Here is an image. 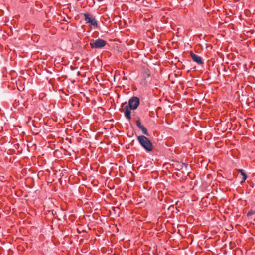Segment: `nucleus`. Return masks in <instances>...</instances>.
Returning a JSON list of instances; mask_svg holds the SVG:
<instances>
[{
	"instance_id": "obj_4",
	"label": "nucleus",
	"mask_w": 255,
	"mask_h": 255,
	"mask_svg": "<svg viewBox=\"0 0 255 255\" xmlns=\"http://www.w3.org/2000/svg\"><path fill=\"white\" fill-rule=\"evenodd\" d=\"M139 104V99L137 97H132L129 100L128 106L131 110H135L137 109Z\"/></svg>"
},
{
	"instance_id": "obj_9",
	"label": "nucleus",
	"mask_w": 255,
	"mask_h": 255,
	"mask_svg": "<svg viewBox=\"0 0 255 255\" xmlns=\"http://www.w3.org/2000/svg\"><path fill=\"white\" fill-rule=\"evenodd\" d=\"M136 125L139 128L143 126V125H141L140 120H139L136 121Z\"/></svg>"
},
{
	"instance_id": "obj_2",
	"label": "nucleus",
	"mask_w": 255,
	"mask_h": 255,
	"mask_svg": "<svg viewBox=\"0 0 255 255\" xmlns=\"http://www.w3.org/2000/svg\"><path fill=\"white\" fill-rule=\"evenodd\" d=\"M107 44V42L102 39H92L90 45L92 48L99 49L103 48Z\"/></svg>"
},
{
	"instance_id": "obj_7",
	"label": "nucleus",
	"mask_w": 255,
	"mask_h": 255,
	"mask_svg": "<svg viewBox=\"0 0 255 255\" xmlns=\"http://www.w3.org/2000/svg\"><path fill=\"white\" fill-rule=\"evenodd\" d=\"M239 171L241 173V175H242V180L241 182H243L246 180V179L247 178V175L244 172V171L243 169H239Z\"/></svg>"
},
{
	"instance_id": "obj_8",
	"label": "nucleus",
	"mask_w": 255,
	"mask_h": 255,
	"mask_svg": "<svg viewBox=\"0 0 255 255\" xmlns=\"http://www.w3.org/2000/svg\"><path fill=\"white\" fill-rule=\"evenodd\" d=\"M140 129L142 130V132L143 134H144L145 135H146L147 136L149 135V133L148 132L147 129L144 126L141 127L140 128Z\"/></svg>"
},
{
	"instance_id": "obj_10",
	"label": "nucleus",
	"mask_w": 255,
	"mask_h": 255,
	"mask_svg": "<svg viewBox=\"0 0 255 255\" xmlns=\"http://www.w3.org/2000/svg\"><path fill=\"white\" fill-rule=\"evenodd\" d=\"M254 214V212L251 210V211H250L248 212V213H247V216H250Z\"/></svg>"
},
{
	"instance_id": "obj_1",
	"label": "nucleus",
	"mask_w": 255,
	"mask_h": 255,
	"mask_svg": "<svg viewBox=\"0 0 255 255\" xmlns=\"http://www.w3.org/2000/svg\"><path fill=\"white\" fill-rule=\"evenodd\" d=\"M137 139L140 144L146 150L149 152L152 151V144L147 137L144 135H140Z\"/></svg>"
},
{
	"instance_id": "obj_6",
	"label": "nucleus",
	"mask_w": 255,
	"mask_h": 255,
	"mask_svg": "<svg viewBox=\"0 0 255 255\" xmlns=\"http://www.w3.org/2000/svg\"><path fill=\"white\" fill-rule=\"evenodd\" d=\"M125 111L124 112V115L126 119L128 120H130L131 119V111L129 110L128 105H127L125 107Z\"/></svg>"
},
{
	"instance_id": "obj_3",
	"label": "nucleus",
	"mask_w": 255,
	"mask_h": 255,
	"mask_svg": "<svg viewBox=\"0 0 255 255\" xmlns=\"http://www.w3.org/2000/svg\"><path fill=\"white\" fill-rule=\"evenodd\" d=\"M84 16L85 17V21L86 23L89 24L90 26H93L94 28H97L98 23L95 18L91 16L88 13H84Z\"/></svg>"
},
{
	"instance_id": "obj_5",
	"label": "nucleus",
	"mask_w": 255,
	"mask_h": 255,
	"mask_svg": "<svg viewBox=\"0 0 255 255\" xmlns=\"http://www.w3.org/2000/svg\"><path fill=\"white\" fill-rule=\"evenodd\" d=\"M190 55L191 56L192 60L194 62H196L197 63L199 64H202V63H203L202 61L201 60V57L199 56L196 55L195 54L193 53L192 52L190 53Z\"/></svg>"
}]
</instances>
